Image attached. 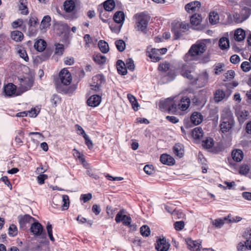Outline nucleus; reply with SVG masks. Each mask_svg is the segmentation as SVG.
<instances>
[{"mask_svg":"<svg viewBox=\"0 0 251 251\" xmlns=\"http://www.w3.org/2000/svg\"><path fill=\"white\" fill-rule=\"evenodd\" d=\"M209 21L211 25H215L219 22V16L218 13L215 11L210 12L209 14Z\"/></svg>","mask_w":251,"mask_h":251,"instance_id":"obj_29","label":"nucleus"},{"mask_svg":"<svg viewBox=\"0 0 251 251\" xmlns=\"http://www.w3.org/2000/svg\"><path fill=\"white\" fill-rule=\"evenodd\" d=\"M176 98L172 99L171 98H168L164 100H161L159 102V107L162 111H168L170 113L174 114V111H173L172 107L173 105H175V99Z\"/></svg>","mask_w":251,"mask_h":251,"instance_id":"obj_7","label":"nucleus"},{"mask_svg":"<svg viewBox=\"0 0 251 251\" xmlns=\"http://www.w3.org/2000/svg\"><path fill=\"white\" fill-rule=\"evenodd\" d=\"M218 110L214 108L210 110L209 116L207 118L208 120H212L214 124L217 123L218 120Z\"/></svg>","mask_w":251,"mask_h":251,"instance_id":"obj_42","label":"nucleus"},{"mask_svg":"<svg viewBox=\"0 0 251 251\" xmlns=\"http://www.w3.org/2000/svg\"><path fill=\"white\" fill-rule=\"evenodd\" d=\"M147 56L150 57L153 62L159 61L161 57L160 56L159 51L156 49L148 48L146 52Z\"/></svg>","mask_w":251,"mask_h":251,"instance_id":"obj_15","label":"nucleus"},{"mask_svg":"<svg viewBox=\"0 0 251 251\" xmlns=\"http://www.w3.org/2000/svg\"><path fill=\"white\" fill-rule=\"evenodd\" d=\"M173 151L176 156L179 158L182 157L184 154L182 145L180 144H176L173 148Z\"/></svg>","mask_w":251,"mask_h":251,"instance_id":"obj_32","label":"nucleus"},{"mask_svg":"<svg viewBox=\"0 0 251 251\" xmlns=\"http://www.w3.org/2000/svg\"><path fill=\"white\" fill-rule=\"evenodd\" d=\"M175 98V105H173L171 109L174 111V114L179 113V110L183 111L188 109L190 104V100L189 98L184 97L180 100H177V97Z\"/></svg>","mask_w":251,"mask_h":251,"instance_id":"obj_4","label":"nucleus"},{"mask_svg":"<svg viewBox=\"0 0 251 251\" xmlns=\"http://www.w3.org/2000/svg\"><path fill=\"white\" fill-rule=\"evenodd\" d=\"M236 115L240 123H242L247 119L249 112L247 110H238L236 112Z\"/></svg>","mask_w":251,"mask_h":251,"instance_id":"obj_31","label":"nucleus"},{"mask_svg":"<svg viewBox=\"0 0 251 251\" xmlns=\"http://www.w3.org/2000/svg\"><path fill=\"white\" fill-rule=\"evenodd\" d=\"M125 16L123 11L116 12L113 16V20L115 23L123 25L125 21Z\"/></svg>","mask_w":251,"mask_h":251,"instance_id":"obj_25","label":"nucleus"},{"mask_svg":"<svg viewBox=\"0 0 251 251\" xmlns=\"http://www.w3.org/2000/svg\"><path fill=\"white\" fill-rule=\"evenodd\" d=\"M250 62L244 61L241 65V68L245 72H249L251 69Z\"/></svg>","mask_w":251,"mask_h":251,"instance_id":"obj_52","label":"nucleus"},{"mask_svg":"<svg viewBox=\"0 0 251 251\" xmlns=\"http://www.w3.org/2000/svg\"><path fill=\"white\" fill-rule=\"evenodd\" d=\"M122 26V25L121 24L119 25H113V24L109 25V27L111 30L115 33H119L120 32L121 28Z\"/></svg>","mask_w":251,"mask_h":251,"instance_id":"obj_57","label":"nucleus"},{"mask_svg":"<svg viewBox=\"0 0 251 251\" xmlns=\"http://www.w3.org/2000/svg\"><path fill=\"white\" fill-rule=\"evenodd\" d=\"M250 167L247 165H243L240 168L239 173L241 175H246L249 173Z\"/></svg>","mask_w":251,"mask_h":251,"instance_id":"obj_55","label":"nucleus"},{"mask_svg":"<svg viewBox=\"0 0 251 251\" xmlns=\"http://www.w3.org/2000/svg\"><path fill=\"white\" fill-rule=\"evenodd\" d=\"M150 229L148 226L144 225L140 228V233L144 237H147L150 234Z\"/></svg>","mask_w":251,"mask_h":251,"instance_id":"obj_50","label":"nucleus"},{"mask_svg":"<svg viewBox=\"0 0 251 251\" xmlns=\"http://www.w3.org/2000/svg\"><path fill=\"white\" fill-rule=\"evenodd\" d=\"M94 61L99 64H103L106 61V57L105 56L98 54L95 55L93 57Z\"/></svg>","mask_w":251,"mask_h":251,"instance_id":"obj_45","label":"nucleus"},{"mask_svg":"<svg viewBox=\"0 0 251 251\" xmlns=\"http://www.w3.org/2000/svg\"><path fill=\"white\" fill-rule=\"evenodd\" d=\"M170 245L164 238L158 239L155 244V249L158 251H168Z\"/></svg>","mask_w":251,"mask_h":251,"instance_id":"obj_14","label":"nucleus"},{"mask_svg":"<svg viewBox=\"0 0 251 251\" xmlns=\"http://www.w3.org/2000/svg\"><path fill=\"white\" fill-rule=\"evenodd\" d=\"M201 6L200 2L198 1H193L187 3L185 8L186 11L189 13H193L198 11Z\"/></svg>","mask_w":251,"mask_h":251,"instance_id":"obj_16","label":"nucleus"},{"mask_svg":"<svg viewBox=\"0 0 251 251\" xmlns=\"http://www.w3.org/2000/svg\"><path fill=\"white\" fill-rule=\"evenodd\" d=\"M225 96V93L223 90H217L214 93V100L216 102H220L224 99Z\"/></svg>","mask_w":251,"mask_h":251,"instance_id":"obj_36","label":"nucleus"},{"mask_svg":"<svg viewBox=\"0 0 251 251\" xmlns=\"http://www.w3.org/2000/svg\"><path fill=\"white\" fill-rule=\"evenodd\" d=\"M30 231L35 236H41L42 238L46 237V233L43 231V227L38 222H34L31 224Z\"/></svg>","mask_w":251,"mask_h":251,"instance_id":"obj_11","label":"nucleus"},{"mask_svg":"<svg viewBox=\"0 0 251 251\" xmlns=\"http://www.w3.org/2000/svg\"><path fill=\"white\" fill-rule=\"evenodd\" d=\"M232 156L234 161L238 162H240L243 158V151L239 149L235 150L232 152Z\"/></svg>","mask_w":251,"mask_h":251,"instance_id":"obj_33","label":"nucleus"},{"mask_svg":"<svg viewBox=\"0 0 251 251\" xmlns=\"http://www.w3.org/2000/svg\"><path fill=\"white\" fill-rule=\"evenodd\" d=\"M175 228L177 230H181L184 226V223L183 221L176 222L174 224Z\"/></svg>","mask_w":251,"mask_h":251,"instance_id":"obj_64","label":"nucleus"},{"mask_svg":"<svg viewBox=\"0 0 251 251\" xmlns=\"http://www.w3.org/2000/svg\"><path fill=\"white\" fill-rule=\"evenodd\" d=\"M193 67L190 68L188 63H184L179 67V71L180 74L184 77L187 78L190 80H195L193 75L191 74L192 69H193Z\"/></svg>","mask_w":251,"mask_h":251,"instance_id":"obj_10","label":"nucleus"},{"mask_svg":"<svg viewBox=\"0 0 251 251\" xmlns=\"http://www.w3.org/2000/svg\"><path fill=\"white\" fill-rule=\"evenodd\" d=\"M115 221L117 223L122 222L124 226L129 227L131 226V219L129 216H127L125 214V210L124 209H122L118 212L115 217Z\"/></svg>","mask_w":251,"mask_h":251,"instance_id":"obj_6","label":"nucleus"},{"mask_svg":"<svg viewBox=\"0 0 251 251\" xmlns=\"http://www.w3.org/2000/svg\"><path fill=\"white\" fill-rule=\"evenodd\" d=\"M202 18L201 15L195 14L192 15L190 19L191 23L193 25L197 26L201 22Z\"/></svg>","mask_w":251,"mask_h":251,"instance_id":"obj_39","label":"nucleus"},{"mask_svg":"<svg viewBox=\"0 0 251 251\" xmlns=\"http://www.w3.org/2000/svg\"><path fill=\"white\" fill-rule=\"evenodd\" d=\"M234 121H222L220 124L221 130L222 132H226L228 131L234 126Z\"/></svg>","mask_w":251,"mask_h":251,"instance_id":"obj_23","label":"nucleus"},{"mask_svg":"<svg viewBox=\"0 0 251 251\" xmlns=\"http://www.w3.org/2000/svg\"><path fill=\"white\" fill-rule=\"evenodd\" d=\"M219 46L222 50L228 49L229 47L228 39L226 37L221 38L219 41Z\"/></svg>","mask_w":251,"mask_h":251,"instance_id":"obj_38","label":"nucleus"},{"mask_svg":"<svg viewBox=\"0 0 251 251\" xmlns=\"http://www.w3.org/2000/svg\"><path fill=\"white\" fill-rule=\"evenodd\" d=\"M51 18L49 15L44 16L41 21L40 28L41 29H46L50 25Z\"/></svg>","mask_w":251,"mask_h":251,"instance_id":"obj_37","label":"nucleus"},{"mask_svg":"<svg viewBox=\"0 0 251 251\" xmlns=\"http://www.w3.org/2000/svg\"><path fill=\"white\" fill-rule=\"evenodd\" d=\"M236 248L237 251H247L248 250L245 242L244 243L242 242H239Z\"/></svg>","mask_w":251,"mask_h":251,"instance_id":"obj_60","label":"nucleus"},{"mask_svg":"<svg viewBox=\"0 0 251 251\" xmlns=\"http://www.w3.org/2000/svg\"><path fill=\"white\" fill-rule=\"evenodd\" d=\"M18 53L19 54V56L23 58L25 61H28L29 58L27 56V54L24 50H20L18 51Z\"/></svg>","mask_w":251,"mask_h":251,"instance_id":"obj_61","label":"nucleus"},{"mask_svg":"<svg viewBox=\"0 0 251 251\" xmlns=\"http://www.w3.org/2000/svg\"><path fill=\"white\" fill-rule=\"evenodd\" d=\"M92 198V195L91 193H88L86 194H82L80 196V200L83 201L84 202H86L91 200Z\"/></svg>","mask_w":251,"mask_h":251,"instance_id":"obj_58","label":"nucleus"},{"mask_svg":"<svg viewBox=\"0 0 251 251\" xmlns=\"http://www.w3.org/2000/svg\"><path fill=\"white\" fill-rule=\"evenodd\" d=\"M203 116L201 114L198 112H195L192 114L190 120L191 122L195 125L200 124L202 121Z\"/></svg>","mask_w":251,"mask_h":251,"instance_id":"obj_24","label":"nucleus"},{"mask_svg":"<svg viewBox=\"0 0 251 251\" xmlns=\"http://www.w3.org/2000/svg\"><path fill=\"white\" fill-rule=\"evenodd\" d=\"M160 161L163 164L168 166L173 165L175 163L174 158L167 154H163L160 156Z\"/></svg>","mask_w":251,"mask_h":251,"instance_id":"obj_20","label":"nucleus"},{"mask_svg":"<svg viewBox=\"0 0 251 251\" xmlns=\"http://www.w3.org/2000/svg\"><path fill=\"white\" fill-rule=\"evenodd\" d=\"M18 230L16 226L14 225L10 226L8 229V234L10 236L14 237L17 234Z\"/></svg>","mask_w":251,"mask_h":251,"instance_id":"obj_51","label":"nucleus"},{"mask_svg":"<svg viewBox=\"0 0 251 251\" xmlns=\"http://www.w3.org/2000/svg\"><path fill=\"white\" fill-rule=\"evenodd\" d=\"M84 41L85 43V47H89L90 44L93 42V39L89 34H85L84 36Z\"/></svg>","mask_w":251,"mask_h":251,"instance_id":"obj_59","label":"nucleus"},{"mask_svg":"<svg viewBox=\"0 0 251 251\" xmlns=\"http://www.w3.org/2000/svg\"><path fill=\"white\" fill-rule=\"evenodd\" d=\"M205 150L212 153L217 154L224 150L223 145L219 143H215L211 138H206L205 140Z\"/></svg>","mask_w":251,"mask_h":251,"instance_id":"obj_5","label":"nucleus"},{"mask_svg":"<svg viewBox=\"0 0 251 251\" xmlns=\"http://www.w3.org/2000/svg\"><path fill=\"white\" fill-rule=\"evenodd\" d=\"M59 76L61 84L56 85V88L59 92L69 93L75 90V86H70L67 89H65L63 87V86H67L70 85L72 81V75L67 69H62L59 73Z\"/></svg>","mask_w":251,"mask_h":251,"instance_id":"obj_1","label":"nucleus"},{"mask_svg":"<svg viewBox=\"0 0 251 251\" xmlns=\"http://www.w3.org/2000/svg\"><path fill=\"white\" fill-rule=\"evenodd\" d=\"M46 46V42L43 39L37 40L34 44V48L38 51H43L45 49Z\"/></svg>","mask_w":251,"mask_h":251,"instance_id":"obj_35","label":"nucleus"},{"mask_svg":"<svg viewBox=\"0 0 251 251\" xmlns=\"http://www.w3.org/2000/svg\"><path fill=\"white\" fill-rule=\"evenodd\" d=\"M62 201L63 202V204L62 206V210H65L68 209L70 204L69 198L68 196L66 195H64L62 197Z\"/></svg>","mask_w":251,"mask_h":251,"instance_id":"obj_47","label":"nucleus"},{"mask_svg":"<svg viewBox=\"0 0 251 251\" xmlns=\"http://www.w3.org/2000/svg\"><path fill=\"white\" fill-rule=\"evenodd\" d=\"M125 65L126 68L130 71H133L135 68L134 62L131 58H128L126 60Z\"/></svg>","mask_w":251,"mask_h":251,"instance_id":"obj_54","label":"nucleus"},{"mask_svg":"<svg viewBox=\"0 0 251 251\" xmlns=\"http://www.w3.org/2000/svg\"><path fill=\"white\" fill-rule=\"evenodd\" d=\"M20 88L22 92H25L30 88L33 85V80L29 77L19 78Z\"/></svg>","mask_w":251,"mask_h":251,"instance_id":"obj_12","label":"nucleus"},{"mask_svg":"<svg viewBox=\"0 0 251 251\" xmlns=\"http://www.w3.org/2000/svg\"><path fill=\"white\" fill-rule=\"evenodd\" d=\"M204 135L203 129L201 127L195 128L192 131L193 137L195 139H201Z\"/></svg>","mask_w":251,"mask_h":251,"instance_id":"obj_28","label":"nucleus"},{"mask_svg":"<svg viewBox=\"0 0 251 251\" xmlns=\"http://www.w3.org/2000/svg\"><path fill=\"white\" fill-rule=\"evenodd\" d=\"M24 138V133L22 131H19L17 135L15 137V142L18 146H21L23 143Z\"/></svg>","mask_w":251,"mask_h":251,"instance_id":"obj_44","label":"nucleus"},{"mask_svg":"<svg viewBox=\"0 0 251 251\" xmlns=\"http://www.w3.org/2000/svg\"><path fill=\"white\" fill-rule=\"evenodd\" d=\"M101 101V98L98 95L91 96L87 100V104L91 107H96L99 105Z\"/></svg>","mask_w":251,"mask_h":251,"instance_id":"obj_17","label":"nucleus"},{"mask_svg":"<svg viewBox=\"0 0 251 251\" xmlns=\"http://www.w3.org/2000/svg\"><path fill=\"white\" fill-rule=\"evenodd\" d=\"M104 77L102 75H98L93 77V82L91 84L92 90L99 92L101 90V85L104 83Z\"/></svg>","mask_w":251,"mask_h":251,"instance_id":"obj_9","label":"nucleus"},{"mask_svg":"<svg viewBox=\"0 0 251 251\" xmlns=\"http://www.w3.org/2000/svg\"><path fill=\"white\" fill-rule=\"evenodd\" d=\"M117 71L120 74L123 75L127 74V68L125 63L121 60H118L117 62Z\"/></svg>","mask_w":251,"mask_h":251,"instance_id":"obj_26","label":"nucleus"},{"mask_svg":"<svg viewBox=\"0 0 251 251\" xmlns=\"http://www.w3.org/2000/svg\"><path fill=\"white\" fill-rule=\"evenodd\" d=\"M170 67V63L167 62H165L164 63L160 64L158 67V69L159 71L166 72L169 70Z\"/></svg>","mask_w":251,"mask_h":251,"instance_id":"obj_53","label":"nucleus"},{"mask_svg":"<svg viewBox=\"0 0 251 251\" xmlns=\"http://www.w3.org/2000/svg\"><path fill=\"white\" fill-rule=\"evenodd\" d=\"M115 3L114 0H107L103 3L104 9L107 11H111L115 8Z\"/></svg>","mask_w":251,"mask_h":251,"instance_id":"obj_40","label":"nucleus"},{"mask_svg":"<svg viewBox=\"0 0 251 251\" xmlns=\"http://www.w3.org/2000/svg\"><path fill=\"white\" fill-rule=\"evenodd\" d=\"M188 248L192 251H200L201 244L197 241H193L191 239L186 240Z\"/></svg>","mask_w":251,"mask_h":251,"instance_id":"obj_19","label":"nucleus"},{"mask_svg":"<svg viewBox=\"0 0 251 251\" xmlns=\"http://www.w3.org/2000/svg\"><path fill=\"white\" fill-rule=\"evenodd\" d=\"M245 32L243 29L238 28L235 30L234 38L236 41L238 42L243 41L245 39Z\"/></svg>","mask_w":251,"mask_h":251,"instance_id":"obj_27","label":"nucleus"},{"mask_svg":"<svg viewBox=\"0 0 251 251\" xmlns=\"http://www.w3.org/2000/svg\"><path fill=\"white\" fill-rule=\"evenodd\" d=\"M98 46L102 52L105 53L108 51L109 46L106 42L103 40H100L98 43Z\"/></svg>","mask_w":251,"mask_h":251,"instance_id":"obj_43","label":"nucleus"},{"mask_svg":"<svg viewBox=\"0 0 251 251\" xmlns=\"http://www.w3.org/2000/svg\"><path fill=\"white\" fill-rule=\"evenodd\" d=\"M221 118L222 121H230L231 120L234 121L232 112L228 108H225L223 110L221 114Z\"/></svg>","mask_w":251,"mask_h":251,"instance_id":"obj_22","label":"nucleus"},{"mask_svg":"<svg viewBox=\"0 0 251 251\" xmlns=\"http://www.w3.org/2000/svg\"><path fill=\"white\" fill-rule=\"evenodd\" d=\"M75 7V3L72 0H66L64 3V10L66 12L70 13L73 11Z\"/></svg>","mask_w":251,"mask_h":251,"instance_id":"obj_30","label":"nucleus"},{"mask_svg":"<svg viewBox=\"0 0 251 251\" xmlns=\"http://www.w3.org/2000/svg\"><path fill=\"white\" fill-rule=\"evenodd\" d=\"M48 178V176L44 174L39 175L37 177V181L39 184H43L44 183L45 180Z\"/></svg>","mask_w":251,"mask_h":251,"instance_id":"obj_63","label":"nucleus"},{"mask_svg":"<svg viewBox=\"0 0 251 251\" xmlns=\"http://www.w3.org/2000/svg\"><path fill=\"white\" fill-rule=\"evenodd\" d=\"M115 45L117 50L119 51H123L125 50L126 48V43L123 40H117L115 43Z\"/></svg>","mask_w":251,"mask_h":251,"instance_id":"obj_48","label":"nucleus"},{"mask_svg":"<svg viewBox=\"0 0 251 251\" xmlns=\"http://www.w3.org/2000/svg\"><path fill=\"white\" fill-rule=\"evenodd\" d=\"M134 17L135 19V28L137 30L146 32L151 19L150 16L144 12H141L136 14Z\"/></svg>","mask_w":251,"mask_h":251,"instance_id":"obj_3","label":"nucleus"},{"mask_svg":"<svg viewBox=\"0 0 251 251\" xmlns=\"http://www.w3.org/2000/svg\"><path fill=\"white\" fill-rule=\"evenodd\" d=\"M55 49L54 54L55 55L61 56L64 52V45L61 44L57 43L55 45Z\"/></svg>","mask_w":251,"mask_h":251,"instance_id":"obj_46","label":"nucleus"},{"mask_svg":"<svg viewBox=\"0 0 251 251\" xmlns=\"http://www.w3.org/2000/svg\"><path fill=\"white\" fill-rule=\"evenodd\" d=\"M11 37L16 42H21L23 39L24 34L20 31L14 30L11 32Z\"/></svg>","mask_w":251,"mask_h":251,"instance_id":"obj_34","label":"nucleus"},{"mask_svg":"<svg viewBox=\"0 0 251 251\" xmlns=\"http://www.w3.org/2000/svg\"><path fill=\"white\" fill-rule=\"evenodd\" d=\"M19 222L21 226H24L26 224L32 223L35 221V219L28 214H25L24 216H19L18 217Z\"/></svg>","mask_w":251,"mask_h":251,"instance_id":"obj_18","label":"nucleus"},{"mask_svg":"<svg viewBox=\"0 0 251 251\" xmlns=\"http://www.w3.org/2000/svg\"><path fill=\"white\" fill-rule=\"evenodd\" d=\"M127 98L129 101V102L131 103L133 109L136 111L138 109L139 104L138 103L137 101V100L135 98V97L133 96L132 95L130 94H127Z\"/></svg>","mask_w":251,"mask_h":251,"instance_id":"obj_41","label":"nucleus"},{"mask_svg":"<svg viewBox=\"0 0 251 251\" xmlns=\"http://www.w3.org/2000/svg\"><path fill=\"white\" fill-rule=\"evenodd\" d=\"M3 93L6 97H11L20 95L16 94V86L13 83H8L4 86Z\"/></svg>","mask_w":251,"mask_h":251,"instance_id":"obj_13","label":"nucleus"},{"mask_svg":"<svg viewBox=\"0 0 251 251\" xmlns=\"http://www.w3.org/2000/svg\"><path fill=\"white\" fill-rule=\"evenodd\" d=\"M229 217L230 216L228 215L227 216L222 218H218L214 220H212V224L216 227L220 228L225 223H228V220Z\"/></svg>","mask_w":251,"mask_h":251,"instance_id":"obj_21","label":"nucleus"},{"mask_svg":"<svg viewBox=\"0 0 251 251\" xmlns=\"http://www.w3.org/2000/svg\"><path fill=\"white\" fill-rule=\"evenodd\" d=\"M83 138L85 139V144L89 149H92L93 147L92 141L90 140L89 136L87 134H85Z\"/></svg>","mask_w":251,"mask_h":251,"instance_id":"obj_62","label":"nucleus"},{"mask_svg":"<svg viewBox=\"0 0 251 251\" xmlns=\"http://www.w3.org/2000/svg\"><path fill=\"white\" fill-rule=\"evenodd\" d=\"M235 75V72L231 70H228L226 73L224 75V78L223 80L224 81H227V80H230L232 78H234Z\"/></svg>","mask_w":251,"mask_h":251,"instance_id":"obj_49","label":"nucleus"},{"mask_svg":"<svg viewBox=\"0 0 251 251\" xmlns=\"http://www.w3.org/2000/svg\"><path fill=\"white\" fill-rule=\"evenodd\" d=\"M251 14V9L247 7H244L242 9L240 14H235L234 18L236 22L241 23L247 20Z\"/></svg>","mask_w":251,"mask_h":251,"instance_id":"obj_8","label":"nucleus"},{"mask_svg":"<svg viewBox=\"0 0 251 251\" xmlns=\"http://www.w3.org/2000/svg\"><path fill=\"white\" fill-rule=\"evenodd\" d=\"M75 152L74 155L75 158L79 159V160L82 163H84L85 162V159L83 157V155L81 154L78 151L74 150Z\"/></svg>","mask_w":251,"mask_h":251,"instance_id":"obj_56","label":"nucleus"},{"mask_svg":"<svg viewBox=\"0 0 251 251\" xmlns=\"http://www.w3.org/2000/svg\"><path fill=\"white\" fill-rule=\"evenodd\" d=\"M204 52V42L198 41L193 45L189 51L184 55L183 59L186 62L198 60L199 56Z\"/></svg>","mask_w":251,"mask_h":251,"instance_id":"obj_2","label":"nucleus"}]
</instances>
